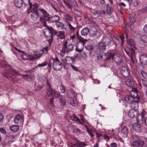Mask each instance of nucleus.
<instances>
[{
    "mask_svg": "<svg viewBox=\"0 0 147 147\" xmlns=\"http://www.w3.org/2000/svg\"><path fill=\"white\" fill-rule=\"evenodd\" d=\"M33 6V8H32L31 10L32 11H32H40L42 13V15H40V17L39 19H40L42 17V16H43L44 14H45L47 13L46 12V10L45 9H43V8H38V4L36 3L34 4Z\"/></svg>",
    "mask_w": 147,
    "mask_h": 147,
    "instance_id": "nucleus-8",
    "label": "nucleus"
},
{
    "mask_svg": "<svg viewBox=\"0 0 147 147\" xmlns=\"http://www.w3.org/2000/svg\"><path fill=\"white\" fill-rule=\"evenodd\" d=\"M85 48L88 50H91L94 48V46L91 45H90L88 46L85 47Z\"/></svg>",
    "mask_w": 147,
    "mask_h": 147,
    "instance_id": "nucleus-54",
    "label": "nucleus"
},
{
    "mask_svg": "<svg viewBox=\"0 0 147 147\" xmlns=\"http://www.w3.org/2000/svg\"><path fill=\"white\" fill-rule=\"evenodd\" d=\"M89 34L90 36L93 37L95 36L97 34V30L95 26L91 27L89 30Z\"/></svg>",
    "mask_w": 147,
    "mask_h": 147,
    "instance_id": "nucleus-22",
    "label": "nucleus"
},
{
    "mask_svg": "<svg viewBox=\"0 0 147 147\" xmlns=\"http://www.w3.org/2000/svg\"><path fill=\"white\" fill-rule=\"evenodd\" d=\"M132 127L138 133L141 132L142 129L141 125L137 123H134L132 125Z\"/></svg>",
    "mask_w": 147,
    "mask_h": 147,
    "instance_id": "nucleus-20",
    "label": "nucleus"
},
{
    "mask_svg": "<svg viewBox=\"0 0 147 147\" xmlns=\"http://www.w3.org/2000/svg\"><path fill=\"white\" fill-rule=\"evenodd\" d=\"M142 41L145 42L147 43V35H143L141 37Z\"/></svg>",
    "mask_w": 147,
    "mask_h": 147,
    "instance_id": "nucleus-50",
    "label": "nucleus"
},
{
    "mask_svg": "<svg viewBox=\"0 0 147 147\" xmlns=\"http://www.w3.org/2000/svg\"><path fill=\"white\" fill-rule=\"evenodd\" d=\"M66 21L67 22L68 21H72L73 20V18L72 17L68 14H66L64 15Z\"/></svg>",
    "mask_w": 147,
    "mask_h": 147,
    "instance_id": "nucleus-35",
    "label": "nucleus"
},
{
    "mask_svg": "<svg viewBox=\"0 0 147 147\" xmlns=\"http://www.w3.org/2000/svg\"><path fill=\"white\" fill-rule=\"evenodd\" d=\"M61 91V93H64L65 92V88L64 86L61 84L60 86Z\"/></svg>",
    "mask_w": 147,
    "mask_h": 147,
    "instance_id": "nucleus-52",
    "label": "nucleus"
},
{
    "mask_svg": "<svg viewBox=\"0 0 147 147\" xmlns=\"http://www.w3.org/2000/svg\"><path fill=\"white\" fill-rule=\"evenodd\" d=\"M74 13L76 16L78 17H81L82 16V13L80 11H78L77 9L74 10Z\"/></svg>",
    "mask_w": 147,
    "mask_h": 147,
    "instance_id": "nucleus-42",
    "label": "nucleus"
},
{
    "mask_svg": "<svg viewBox=\"0 0 147 147\" xmlns=\"http://www.w3.org/2000/svg\"><path fill=\"white\" fill-rule=\"evenodd\" d=\"M141 75L143 78L145 79H147V74L146 72L142 71H141Z\"/></svg>",
    "mask_w": 147,
    "mask_h": 147,
    "instance_id": "nucleus-51",
    "label": "nucleus"
},
{
    "mask_svg": "<svg viewBox=\"0 0 147 147\" xmlns=\"http://www.w3.org/2000/svg\"><path fill=\"white\" fill-rule=\"evenodd\" d=\"M13 3L15 6L19 8H21L23 5L21 0H14Z\"/></svg>",
    "mask_w": 147,
    "mask_h": 147,
    "instance_id": "nucleus-27",
    "label": "nucleus"
},
{
    "mask_svg": "<svg viewBox=\"0 0 147 147\" xmlns=\"http://www.w3.org/2000/svg\"><path fill=\"white\" fill-rule=\"evenodd\" d=\"M65 32L62 31H59V34L57 35V36L61 39H63L65 37Z\"/></svg>",
    "mask_w": 147,
    "mask_h": 147,
    "instance_id": "nucleus-37",
    "label": "nucleus"
},
{
    "mask_svg": "<svg viewBox=\"0 0 147 147\" xmlns=\"http://www.w3.org/2000/svg\"><path fill=\"white\" fill-rule=\"evenodd\" d=\"M135 100V97L130 95H126L125 97V101L128 104H131Z\"/></svg>",
    "mask_w": 147,
    "mask_h": 147,
    "instance_id": "nucleus-23",
    "label": "nucleus"
},
{
    "mask_svg": "<svg viewBox=\"0 0 147 147\" xmlns=\"http://www.w3.org/2000/svg\"><path fill=\"white\" fill-rule=\"evenodd\" d=\"M110 146L111 147H117V144L115 143H111Z\"/></svg>",
    "mask_w": 147,
    "mask_h": 147,
    "instance_id": "nucleus-64",
    "label": "nucleus"
},
{
    "mask_svg": "<svg viewBox=\"0 0 147 147\" xmlns=\"http://www.w3.org/2000/svg\"><path fill=\"white\" fill-rule=\"evenodd\" d=\"M46 12L47 14L45 13V15L44 14L43 16L41 17V19H39L40 21L45 25H46V21H49V22L51 23H54L55 22L56 23L60 20V18L58 15H55L49 17V14L47 13V11Z\"/></svg>",
    "mask_w": 147,
    "mask_h": 147,
    "instance_id": "nucleus-1",
    "label": "nucleus"
},
{
    "mask_svg": "<svg viewBox=\"0 0 147 147\" xmlns=\"http://www.w3.org/2000/svg\"><path fill=\"white\" fill-rule=\"evenodd\" d=\"M77 56L71 57L69 56L66 57L65 59H61V60L63 64V67L64 68L66 69L67 68V65H70L74 64L75 61V59Z\"/></svg>",
    "mask_w": 147,
    "mask_h": 147,
    "instance_id": "nucleus-3",
    "label": "nucleus"
},
{
    "mask_svg": "<svg viewBox=\"0 0 147 147\" xmlns=\"http://www.w3.org/2000/svg\"><path fill=\"white\" fill-rule=\"evenodd\" d=\"M97 57L98 59L101 61L103 60H104V57L102 54H98L97 55Z\"/></svg>",
    "mask_w": 147,
    "mask_h": 147,
    "instance_id": "nucleus-48",
    "label": "nucleus"
},
{
    "mask_svg": "<svg viewBox=\"0 0 147 147\" xmlns=\"http://www.w3.org/2000/svg\"><path fill=\"white\" fill-rule=\"evenodd\" d=\"M112 59L117 63H119L122 60V56L119 53H115L112 56Z\"/></svg>",
    "mask_w": 147,
    "mask_h": 147,
    "instance_id": "nucleus-10",
    "label": "nucleus"
},
{
    "mask_svg": "<svg viewBox=\"0 0 147 147\" xmlns=\"http://www.w3.org/2000/svg\"><path fill=\"white\" fill-rule=\"evenodd\" d=\"M143 30L145 33L147 34V24H146L144 26Z\"/></svg>",
    "mask_w": 147,
    "mask_h": 147,
    "instance_id": "nucleus-63",
    "label": "nucleus"
},
{
    "mask_svg": "<svg viewBox=\"0 0 147 147\" xmlns=\"http://www.w3.org/2000/svg\"><path fill=\"white\" fill-rule=\"evenodd\" d=\"M55 89L52 88H48L47 90V92L45 95L46 97H49L53 95L55 91Z\"/></svg>",
    "mask_w": 147,
    "mask_h": 147,
    "instance_id": "nucleus-25",
    "label": "nucleus"
},
{
    "mask_svg": "<svg viewBox=\"0 0 147 147\" xmlns=\"http://www.w3.org/2000/svg\"><path fill=\"white\" fill-rule=\"evenodd\" d=\"M23 2V4L24 3V5L25 7L28 6V5L29 7L27 9L28 13H29L31 12L32 11L31 10L32 9L33 7V5L30 2V0H21Z\"/></svg>",
    "mask_w": 147,
    "mask_h": 147,
    "instance_id": "nucleus-13",
    "label": "nucleus"
},
{
    "mask_svg": "<svg viewBox=\"0 0 147 147\" xmlns=\"http://www.w3.org/2000/svg\"><path fill=\"white\" fill-rule=\"evenodd\" d=\"M125 82L126 84L131 87H133L136 84V82L132 77L126 79Z\"/></svg>",
    "mask_w": 147,
    "mask_h": 147,
    "instance_id": "nucleus-17",
    "label": "nucleus"
},
{
    "mask_svg": "<svg viewBox=\"0 0 147 147\" xmlns=\"http://www.w3.org/2000/svg\"><path fill=\"white\" fill-rule=\"evenodd\" d=\"M122 75L125 77H127L130 75V72L129 69L126 67H122L121 70Z\"/></svg>",
    "mask_w": 147,
    "mask_h": 147,
    "instance_id": "nucleus-15",
    "label": "nucleus"
},
{
    "mask_svg": "<svg viewBox=\"0 0 147 147\" xmlns=\"http://www.w3.org/2000/svg\"><path fill=\"white\" fill-rule=\"evenodd\" d=\"M32 11V13L30 15V17L33 20H37L39 16L40 17V15H42V13L40 11Z\"/></svg>",
    "mask_w": 147,
    "mask_h": 147,
    "instance_id": "nucleus-19",
    "label": "nucleus"
},
{
    "mask_svg": "<svg viewBox=\"0 0 147 147\" xmlns=\"http://www.w3.org/2000/svg\"><path fill=\"white\" fill-rule=\"evenodd\" d=\"M37 77L39 81L41 82H42L45 81V80L44 76L42 75H38L37 76Z\"/></svg>",
    "mask_w": 147,
    "mask_h": 147,
    "instance_id": "nucleus-44",
    "label": "nucleus"
},
{
    "mask_svg": "<svg viewBox=\"0 0 147 147\" xmlns=\"http://www.w3.org/2000/svg\"><path fill=\"white\" fill-rule=\"evenodd\" d=\"M43 25L46 28L44 30V34L46 37L53 36V34H56L58 33L57 32L53 27L47 26V23L46 25L44 24Z\"/></svg>",
    "mask_w": 147,
    "mask_h": 147,
    "instance_id": "nucleus-4",
    "label": "nucleus"
},
{
    "mask_svg": "<svg viewBox=\"0 0 147 147\" xmlns=\"http://www.w3.org/2000/svg\"><path fill=\"white\" fill-rule=\"evenodd\" d=\"M63 1L64 3L67 7L70 9L71 8V6L65 0H63Z\"/></svg>",
    "mask_w": 147,
    "mask_h": 147,
    "instance_id": "nucleus-61",
    "label": "nucleus"
},
{
    "mask_svg": "<svg viewBox=\"0 0 147 147\" xmlns=\"http://www.w3.org/2000/svg\"><path fill=\"white\" fill-rule=\"evenodd\" d=\"M69 41V40L67 39L64 42L62 49L60 53V55L61 56L63 57L66 52L68 53L73 50V45L71 44H68Z\"/></svg>",
    "mask_w": 147,
    "mask_h": 147,
    "instance_id": "nucleus-2",
    "label": "nucleus"
},
{
    "mask_svg": "<svg viewBox=\"0 0 147 147\" xmlns=\"http://www.w3.org/2000/svg\"><path fill=\"white\" fill-rule=\"evenodd\" d=\"M99 12L100 16H104L105 14V12L104 10H99Z\"/></svg>",
    "mask_w": 147,
    "mask_h": 147,
    "instance_id": "nucleus-57",
    "label": "nucleus"
},
{
    "mask_svg": "<svg viewBox=\"0 0 147 147\" xmlns=\"http://www.w3.org/2000/svg\"><path fill=\"white\" fill-rule=\"evenodd\" d=\"M136 96L135 97V100L130 104V106L132 109L138 108V103L140 102V97L138 96V94L136 92Z\"/></svg>",
    "mask_w": 147,
    "mask_h": 147,
    "instance_id": "nucleus-12",
    "label": "nucleus"
},
{
    "mask_svg": "<svg viewBox=\"0 0 147 147\" xmlns=\"http://www.w3.org/2000/svg\"><path fill=\"white\" fill-rule=\"evenodd\" d=\"M43 87L42 86L40 85H35V90L36 91H40Z\"/></svg>",
    "mask_w": 147,
    "mask_h": 147,
    "instance_id": "nucleus-41",
    "label": "nucleus"
},
{
    "mask_svg": "<svg viewBox=\"0 0 147 147\" xmlns=\"http://www.w3.org/2000/svg\"><path fill=\"white\" fill-rule=\"evenodd\" d=\"M142 84L143 86L147 88V81L143 79H142Z\"/></svg>",
    "mask_w": 147,
    "mask_h": 147,
    "instance_id": "nucleus-55",
    "label": "nucleus"
},
{
    "mask_svg": "<svg viewBox=\"0 0 147 147\" xmlns=\"http://www.w3.org/2000/svg\"><path fill=\"white\" fill-rule=\"evenodd\" d=\"M87 41V40L85 39V40L84 42L80 41L78 42L76 45V51L79 53L81 52L84 48L85 42Z\"/></svg>",
    "mask_w": 147,
    "mask_h": 147,
    "instance_id": "nucleus-11",
    "label": "nucleus"
},
{
    "mask_svg": "<svg viewBox=\"0 0 147 147\" xmlns=\"http://www.w3.org/2000/svg\"><path fill=\"white\" fill-rule=\"evenodd\" d=\"M89 32V29L88 28H85L81 31V34L83 36H86Z\"/></svg>",
    "mask_w": 147,
    "mask_h": 147,
    "instance_id": "nucleus-31",
    "label": "nucleus"
},
{
    "mask_svg": "<svg viewBox=\"0 0 147 147\" xmlns=\"http://www.w3.org/2000/svg\"><path fill=\"white\" fill-rule=\"evenodd\" d=\"M128 132L129 130L128 128L126 126L123 127L121 131L123 136L125 138L127 137Z\"/></svg>",
    "mask_w": 147,
    "mask_h": 147,
    "instance_id": "nucleus-26",
    "label": "nucleus"
},
{
    "mask_svg": "<svg viewBox=\"0 0 147 147\" xmlns=\"http://www.w3.org/2000/svg\"><path fill=\"white\" fill-rule=\"evenodd\" d=\"M102 42L106 46H110L112 40L106 36H103L102 39Z\"/></svg>",
    "mask_w": 147,
    "mask_h": 147,
    "instance_id": "nucleus-18",
    "label": "nucleus"
},
{
    "mask_svg": "<svg viewBox=\"0 0 147 147\" xmlns=\"http://www.w3.org/2000/svg\"><path fill=\"white\" fill-rule=\"evenodd\" d=\"M68 26H69V28L70 29V30H71L74 31L75 28L72 26L71 24L69 22H68Z\"/></svg>",
    "mask_w": 147,
    "mask_h": 147,
    "instance_id": "nucleus-56",
    "label": "nucleus"
},
{
    "mask_svg": "<svg viewBox=\"0 0 147 147\" xmlns=\"http://www.w3.org/2000/svg\"><path fill=\"white\" fill-rule=\"evenodd\" d=\"M44 53V51L41 50L40 51H35L34 52V55L38 58H40Z\"/></svg>",
    "mask_w": 147,
    "mask_h": 147,
    "instance_id": "nucleus-29",
    "label": "nucleus"
},
{
    "mask_svg": "<svg viewBox=\"0 0 147 147\" xmlns=\"http://www.w3.org/2000/svg\"><path fill=\"white\" fill-rule=\"evenodd\" d=\"M74 121L78 122L82 125H83V123H82L81 121H80V119L76 116H75V117Z\"/></svg>",
    "mask_w": 147,
    "mask_h": 147,
    "instance_id": "nucleus-53",
    "label": "nucleus"
},
{
    "mask_svg": "<svg viewBox=\"0 0 147 147\" xmlns=\"http://www.w3.org/2000/svg\"><path fill=\"white\" fill-rule=\"evenodd\" d=\"M93 15L94 18H96L100 16L99 11H95L94 12Z\"/></svg>",
    "mask_w": 147,
    "mask_h": 147,
    "instance_id": "nucleus-45",
    "label": "nucleus"
},
{
    "mask_svg": "<svg viewBox=\"0 0 147 147\" xmlns=\"http://www.w3.org/2000/svg\"><path fill=\"white\" fill-rule=\"evenodd\" d=\"M53 36H50V37H47V40L49 44L50 45L52 42L53 39Z\"/></svg>",
    "mask_w": 147,
    "mask_h": 147,
    "instance_id": "nucleus-49",
    "label": "nucleus"
},
{
    "mask_svg": "<svg viewBox=\"0 0 147 147\" xmlns=\"http://www.w3.org/2000/svg\"><path fill=\"white\" fill-rule=\"evenodd\" d=\"M137 135H132L131 136L133 139V142L132 144V147H143L144 144V142L138 139Z\"/></svg>",
    "mask_w": 147,
    "mask_h": 147,
    "instance_id": "nucleus-6",
    "label": "nucleus"
},
{
    "mask_svg": "<svg viewBox=\"0 0 147 147\" xmlns=\"http://www.w3.org/2000/svg\"><path fill=\"white\" fill-rule=\"evenodd\" d=\"M55 24L57 27L60 29H62L64 27V24L61 22H58L55 23Z\"/></svg>",
    "mask_w": 147,
    "mask_h": 147,
    "instance_id": "nucleus-38",
    "label": "nucleus"
},
{
    "mask_svg": "<svg viewBox=\"0 0 147 147\" xmlns=\"http://www.w3.org/2000/svg\"><path fill=\"white\" fill-rule=\"evenodd\" d=\"M48 64V62L47 61H45L43 63L41 64H39L37 66H35V68H37L38 67H42L46 66Z\"/></svg>",
    "mask_w": 147,
    "mask_h": 147,
    "instance_id": "nucleus-46",
    "label": "nucleus"
},
{
    "mask_svg": "<svg viewBox=\"0 0 147 147\" xmlns=\"http://www.w3.org/2000/svg\"><path fill=\"white\" fill-rule=\"evenodd\" d=\"M24 119L22 115H18L15 117L14 119V122L16 123L22 122L24 121Z\"/></svg>",
    "mask_w": 147,
    "mask_h": 147,
    "instance_id": "nucleus-24",
    "label": "nucleus"
},
{
    "mask_svg": "<svg viewBox=\"0 0 147 147\" xmlns=\"http://www.w3.org/2000/svg\"><path fill=\"white\" fill-rule=\"evenodd\" d=\"M0 132L2 134H5L6 133V130L3 127L0 128Z\"/></svg>",
    "mask_w": 147,
    "mask_h": 147,
    "instance_id": "nucleus-59",
    "label": "nucleus"
},
{
    "mask_svg": "<svg viewBox=\"0 0 147 147\" xmlns=\"http://www.w3.org/2000/svg\"><path fill=\"white\" fill-rule=\"evenodd\" d=\"M106 46L102 42H100L98 46L97 49L99 51L100 53H103L104 51L106 49Z\"/></svg>",
    "mask_w": 147,
    "mask_h": 147,
    "instance_id": "nucleus-21",
    "label": "nucleus"
},
{
    "mask_svg": "<svg viewBox=\"0 0 147 147\" xmlns=\"http://www.w3.org/2000/svg\"><path fill=\"white\" fill-rule=\"evenodd\" d=\"M71 65V67L72 68L74 71H79L78 69L77 68V67L76 66L73 65H72V64H71V65Z\"/></svg>",
    "mask_w": 147,
    "mask_h": 147,
    "instance_id": "nucleus-60",
    "label": "nucleus"
},
{
    "mask_svg": "<svg viewBox=\"0 0 147 147\" xmlns=\"http://www.w3.org/2000/svg\"><path fill=\"white\" fill-rule=\"evenodd\" d=\"M127 42L129 45L131 47H135L136 46V44L135 42L131 38L127 39Z\"/></svg>",
    "mask_w": 147,
    "mask_h": 147,
    "instance_id": "nucleus-28",
    "label": "nucleus"
},
{
    "mask_svg": "<svg viewBox=\"0 0 147 147\" xmlns=\"http://www.w3.org/2000/svg\"><path fill=\"white\" fill-rule=\"evenodd\" d=\"M139 60L141 64L143 65H147V55L145 54L141 55L139 57Z\"/></svg>",
    "mask_w": 147,
    "mask_h": 147,
    "instance_id": "nucleus-16",
    "label": "nucleus"
},
{
    "mask_svg": "<svg viewBox=\"0 0 147 147\" xmlns=\"http://www.w3.org/2000/svg\"><path fill=\"white\" fill-rule=\"evenodd\" d=\"M77 37L80 41L84 42L85 40V39L83 38L81 36L79 35V32L78 30L76 32Z\"/></svg>",
    "mask_w": 147,
    "mask_h": 147,
    "instance_id": "nucleus-43",
    "label": "nucleus"
},
{
    "mask_svg": "<svg viewBox=\"0 0 147 147\" xmlns=\"http://www.w3.org/2000/svg\"><path fill=\"white\" fill-rule=\"evenodd\" d=\"M17 75H20V74L17 70L11 68L8 69H5L3 73V75L7 78H10L12 76Z\"/></svg>",
    "mask_w": 147,
    "mask_h": 147,
    "instance_id": "nucleus-5",
    "label": "nucleus"
},
{
    "mask_svg": "<svg viewBox=\"0 0 147 147\" xmlns=\"http://www.w3.org/2000/svg\"><path fill=\"white\" fill-rule=\"evenodd\" d=\"M124 49L127 55L132 60L133 57H134L135 55V50L132 48H129L127 47H125Z\"/></svg>",
    "mask_w": 147,
    "mask_h": 147,
    "instance_id": "nucleus-9",
    "label": "nucleus"
},
{
    "mask_svg": "<svg viewBox=\"0 0 147 147\" xmlns=\"http://www.w3.org/2000/svg\"><path fill=\"white\" fill-rule=\"evenodd\" d=\"M4 116L3 114L0 113V122L3 121L4 119Z\"/></svg>",
    "mask_w": 147,
    "mask_h": 147,
    "instance_id": "nucleus-58",
    "label": "nucleus"
},
{
    "mask_svg": "<svg viewBox=\"0 0 147 147\" xmlns=\"http://www.w3.org/2000/svg\"><path fill=\"white\" fill-rule=\"evenodd\" d=\"M138 111L137 109H131L128 112V116L131 118L137 117Z\"/></svg>",
    "mask_w": 147,
    "mask_h": 147,
    "instance_id": "nucleus-14",
    "label": "nucleus"
},
{
    "mask_svg": "<svg viewBox=\"0 0 147 147\" xmlns=\"http://www.w3.org/2000/svg\"><path fill=\"white\" fill-rule=\"evenodd\" d=\"M107 7V13L109 14H111L113 12V8L110 6L109 4H107L106 5Z\"/></svg>",
    "mask_w": 147,
    "mask_h": 147,
    "instance_id": "nucleus-34",
    "label": "nucleus"
},
{
    "mask_svg": "<svg viewBox=\"0 0 147 147\" xmlns=\"http://www.w3.org/2000/svg\"><path fill=\"white\" fill-rule=\"evenodd\" d=\"M87 131L91 137H93L94 136V135L91 132L90 129H88L87 130Z\"/></svg>",
    "mask_w": 147,
    "mask_h": 147,
    "instance_id": "nucleus-62",
    "label": "nucleus"
},
{
    "mask_svg": "<svg viewBox=\"0 0 147 147\" xmlns=\"http://www.w3.org/2000/svg\"><path fill=\"white\" fill-rule=\"evenodd\" d=\"M59 101L61 105L64 106L66 105V101L63 96H61L60 98Z\"/></svg>",
    "mask_w": 147,
    "mask_h": 147,
    "instance_id": "nucleus-39",
    "label": "nucleus"
},
{
    "mask_svg": "<svg viewBox=\"0 0 147 147\" xmlns=\"http://www.w3.org/2000/svg\"><path fill=\"white\" fill-rule=\"evenodd\" d=\"M136 120L138 122H139L140 121H144V117H142L141 115L140 114H138L137 116Z\"/></svg>",
    "mask_w": 147,
    "mask_h": 147,
    "instance_id": "nucleus-40",
    "label": "nucleus"
},
{
    "mask_svg": "<svg viewBox=\"0 0 147 147\" xmlns=\"http://www.w3.org/2000/svg\"><path fill=\"white\" fill-rule=\"evenodd\" d=\"M76 140V144L78 145V147H84L88 145L87 144H85L84 142H81L80 140Z\"/></svg>",
    "mask_w": 147,
    "mask_h": 147,
    "instance_id": "nucleus-36",
    "label": "nucleus"
},
{
    "mask_svg": "<svg viewBox=\"0 0 147 147\" xmlns=\"http://www.w3.org/2000/svg\"><path fill=\"white\" fill-rule=\"evenodd\" d=\"M53 60V67L54 69L56 71L60 70L63 66L62 62L60 61L57 57H56L55 59Z\"/></svg>",
    "mask_w": 147,
    "mask_h": 147,
    "instance_id": "nucleus-7",
    "label": "nucleus"
},
{
    "mask_svg": "<svg viewBox=\"0 0 147 147\" xmlns=\"http://www.w3.org/2000/svg\"><path fill=\"white\" fill-rule=\"evenodd\" d=\"M113 53L108 52L107 53H105L104 56L105 57L104 60L107 59H109L111 58L112 59V56L113 55Z\"/></svg>",
    "mask_w": 147,
    "mask_h": 147,
    "instance_id": "nucleus-30",
    "label": "nucleus"
},
{
    "mask_svg": "<svg viewBox=\"0 0 147 147\" xmlns=\"http://www.w3.org/2000/svg\"><path fill=\"white\" fill-rule=\"evenodd\" d=\"M53 95L56 98H57L59 97H61V95L60 92H56L55 90Z\"/></svg>",
    "mask_w": 147,
    "mask_h": 147,
    "instance_id": "nucleus-47",
    "label": "nucleus"
},
{
    "mask_svg": "<svg viewBox=\"0 0 147 147\" xmlns=\"http://www.w3.org/2000/svg\"><path fill=\"white\" fill-rule=\"evenodd\" d=\"M129 20L131 24H132L136 21V17L135 14H132L130 15Z\"/></svg>",
    "mask_w": 147,
    "mask_h": 147,
    "instance_id": "nucleus-33",
    "label": "nucleus"
},
{
    "mask_svg": "<svg viewBox=\"0 0 147 147\" xmlns=\"http://www.w3.org/2000/svg\"><path fill=\"white\" fill-rule=\"evenodd\" d=\"M19 126L17 125H14L9 127V129L12 131L14 132L17 131L19 129Z\"/></svg>",
    "mask_w": 147,
    "mask_h": 147,
    "instance_id": "nucleus-32",
    "label": "nucleus"
}]
</instances>
